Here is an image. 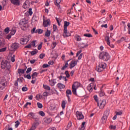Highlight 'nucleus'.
<instances>
[{
	"label": "nucleus",
	"instance_id": "nucleus-1",
	"mask_svg": "<svg viewBox=\"0 0 130 130\" xmlns=\"http://www.w3.org/2000/svg\"><path fill=\"white\" fill-rule=\"evenodd\" d=\"M100 59H103L104 61H108L110 59V55L107 52H102L99 55Z\"/></svg>",
	"mask_w": 130,
	"mask_h": 130
},
{
	"label": "nucleus",
	"instance_id": "nucleus-2",
	"mask_svg": "<svg viewBox=\"0 0 130 130\" xmlns=\"http://www.w3.org/2000/svg\"><path fill=\"white\" fill-rule=\"evenodd\" d=\"M1 68L3 70L7 69L8 71L10 72V70L11 68V63L8 60H3L1 62Z\"/></svg>",
	"mask_w": 130,
	"mask_h": 130
},
{
	"label": "nucleus",
	"instance_id": "nucleus-3",
	"mask_svg": "<svg viewBox=\"0 0 130 130\" xmlns=\"http://www.w3.org/2000/svg\"><path fill=\"white\" fill-rule=\"evenodd\" d=\"M27 21L25 19H22L20 21L19 24L20 25L21 30H23V31H26L27 30V28H28V24H27Z\"/></svg>",
	"mask_w": 130,
	"mask_h": 130
},
{
	"label": "nucleus",
	"instance_id": "nucleus-4",
	"mask_svg": "<svg viewBox=\"0 0 130 130\" xmlns=\"http://www.w3.org/2000/svg\"><path fill=\"white\" fill-rule=\"evenodd\" d=\"M6 88V80L2 78L0 80V90H4Z\"/></svg>",
	"mask_w": 130,
	"mask_h": 130
},
{
	"label": "nucleus",
	"instance_id": "nucleus-5",
	"mask_svg": "<svg viewBox=\"0 0 130 130\" xmlns=\"http://www.w3.org/2000/svg\"><path fill=\"white\" fill-rule=\"evenodd\" d=\"M76 117L78 120H82V119H84V116L82 112L77 111L76 112Z\"/></svg>",
	"mask_w": 130,
	"mask_h": 130
},
{
	"label": "nucleus",
	"instance_id": "nucleus-6",
	"mask_svg": "<svg viewBox=\"0 0 130 130\" xmlns=\"http://www.w3.org/2000/svg\"><path fill=\"white\" fill-rule=\"evenodd\" d=\"M99 106L100 109H103L104 107H105V105H106V101L104 100H103L102 101H100L99 102Z\"/></svg>",
	"mask_w": 130,
	"mask_h": 130
},
{
	"label": "nucleus",
	"instance_id": "nucleus-7",
	"mask_svg": "<svg viewBox=\"0 0 130 130\" xmlns=\"http://www.w3.org/2000/svg\"><path fill=\"white\" fill-rule=\"evenodd\" d=\"M50 19H48L46 20H44L43 25L44 27H48V26H50Z\"/></svg>",
	"mask_w": 130,
	"mask_h": 130
},
{
	"label": "nucleus",
	"instance_id": "nucleus-8",
	"mask_svg": "<svg viewBox=\"0 0 130 130\" xmlns=\"http://www.w3.org/2000/svg\"><path fill=\"white\" fill-rule=\"evenodd\" d=\"M44 121L45 122V123H47L48 124H49L52 121V118L50 117H45L44 118Z\"/></svg>",
	"mask_w": 130,
	"mask_h": 130
},
{
	"label": "nucleus",
	"instance_id": "nucleus-9",
	"mask_svg": "<svg viewBox=\"0 0 130 130\" xmlns=\"http://www.w3.org/2000/svg\"><path fill=\"white\" fill-rule=\"evenodd\" d=\"M38 125H39V122H35L29 130L36 129V128L37 127V126H38Z\"/></svg>",
	"mask_w": 130,
	"mask_h": 130
},
{
	"label": "nucleus",
	"instance_id": "nucleus-10",
	"mask_svg": "<svg viewBox=\"0 0 130 130\" xmlns=\"http://www.w3.org/2000/svg\"><path fill=\"white\" fill-rule=\"evenodd\" d=\"M11 4L15 6H20V0H10Z\"/></svg>",
	"mask_w": 130,
	"mask_h": 130
},
{
	"label": "nucleus",
	"instance_id": "nucleus-11",
	"mask_svg": "<svg viewBox=\"0 0 130 130\" xmlns=\"http://www.w3.org/2000/svg\"><path fill=\"white\" fill-rule=\"evenodd\" d=\"M70 22H68L67 21H64L63 28L65 32H67V29H68V26H70Z\"/></svg>",
	"mask_w": 130,
	"mask_h": 130
},
{
	"label": "nucleus",
	"instance_id": "nucleus-12",
	"mask_svg": "<svg viewBox=\"0 0 130 130\" xmlns=\"http://www.w3.org/2000/svg\"><path fill=\"white\" fill-rule=\"evenodd\" d=\"M76 64H77V61L72 60L69 64L70 69H73V68H75Z\"/></svg>",
	"mask_w": 130,
	"mask_h": 130
},
{
	"label": "nucleus",
	"instance_id": "nucleus-13",
	"mask_svg": "<svg viewBox=\"0 0 130 130\" xmlns=\"http://www.w3.org/2000/svg\"><path fill=\"white\" fill-rule=\"evenodd\" d=\"M11 48L12 49H13L14 50L19 48V44L17 43H14L11 45Z\"/></svg>",
	"mask_w": 130,
	"mask_h": 130
},
{
	"label": "nucleus",
	"instance_id": "nucleus-14",
	"mask_svg": "<svg viewBox=\"0 0 130 130\" xmlns=\"http://www.w3.org/2000/svg\"><path fill=\"white\" fill-rule=\"evenodd\" d=\"M72 93L74 95L78 96V94H77V88H76V86L74 84L72 85Z\"/></svg>",
	"mask_w": 130,
	"mask_h": 130
},
{
	"label": "nucleus",
	"instance_id": "nucleus-15",
	"mask_svg": "<svg viewBox=\"0 0 130 130\" xmlns=\"http://www.w3.org/2000/svg\"><path fill=\"white\" fill-rule=\"evenodd\" d=\"M72 34H71V33L68 32V29H67L66 31H65L64 29H63V37H69Z\"/></svg>",
	"mask_w": 130,
	"mask_h": 130
},
{
	"label": "nucleus",
	"instance_id": "nucleus-16",
	"mask_svg": "<svg viewBox=\"0 0 130 130\" xmlns=\"http://www.w3.org/2000/svg\"><path fill=\"white\" fill-rule=\"evenodd\" d=\"M103 88V85L102 86L101 89H100V97H103V96H104V95H105V92L103 91V90H102Z\"/></svg>",
	"mask_w": 130,
	"mask_h": 130
},
{
	"label": "nucleus",
	"instance_id": "nucleus-17",
	"mask_svg": "<svg viewBox=\"0 0 130 130\" xmlns=\"http://www.w3.org/2000/svg\"><path fill=\"white\" fill-rule=\"evenodd\" d=\"M57 87L59 89H64V88H66V85L62 83H59L57 84Z\"/></svg>",
	"mask_w": 130,
	"mask_h": 130
},
{
	"label": "nucleus",
	"instance_id": "nucleus-18",
	"mask_svg": "<svg viewBox=\"0 0 130 130\" xmlns=\"http://www.w3.org/2000/svg\"><path fill=\"white\" fill-rule=\"evenodd\" d=\"M99 66H100V68H101L103 70L106 68V63L104 62L100 63Z\"/></svg>",
	"mask_w": 130,
	"mask_h": 130
},
{
	"label": "nucleus",
	"instance_id": "nucleus-19",
	"mask_svg": "<svg viewBox=\"0 0 130 130\" xmlns=\"http://www.w3.org/2000/svg\"><path fill=\"white\" fill-rule=\"evenodd\" d=\"M99 66H100V68H101L103 70L106 68V63L104 62L100 63Z\"/></svg>",
	"mask_w": 130,
	"mask_h": 130
},
{
	"label": "nucleus",
	"instance_id": "nucleus-20",
	"mask_svg": "<svg viewBox=\"0 0 130 130\" xmlns=\"http://www.w3.org/2000/svg\"><path fill=\"white\" fill-rule=\"evenodd\" d=\"M71 60H67V62L65 63V65L61 69V71H64V70H66L67 68L69 67V61H70Z\"/></svg>",
	"mask_w": 130,
	"mask_h": 130
},
{
	"label": "nucleus",
	"instance_id": "nucleus-21",
	"mask_svg": "<svg viewBox=\"0 0 130 130\" xmlns=\"http://www.w3.org/2000/svg\"><path fill=\"white\" fill-rule=\"evenodd\" d=\"M108 117H107V116H105V115H104V116L102 118V123H105V122H106V120H107V118Z\"/></svg>",
	"mask_w": 130,
	"mask_h": 130
},
{
	"label": "nucleus",
	"instance_id": "nucleus-22",
	"mask_svg": "<svg viewBox=\"0 0 130 130\" xmlns=\"http://www.w3.org/2000/svg\"><path fill=\"white\" fill-rule=\"evenodd\" d=\"M80 48H87L88 47V44H85V43H82L80 44Z\"/></svg>",
	"mask_w": 130,
	"mask_h": 130
},
{
	"label": "nucleus",
	"instance_id": "nucleus-23",
	"mask_svg": "<svg viewBox=\"0 0 130 130\" xmlns=\"http://www.w3.org/2000/svg\"><path fill=\"white\" fill-rule=\"evenodd\" d=\"M23 39H24L25 44H27L28 42H29V40H30V36H25L23 38Z\"/></svg>",
	"mask_w": 130,
	"mask_h": 130
},
{
	"label": "nucleus",
	"instance_id": "nucleus-24",
	"mask_svg": "<svg viewBox=\"0 0 130 130\" xmlns=\"http://www.w3.org/2000/svg\"><path fill=\"white\" fill-rule=\"evenodd\" d=\"M38 77V73L37 72H34L32 75H31V78L32 80L34 79H36Z\"/></svg>",
	"mask_w": 130,
	"mask_h": 130
},
{
	"label": "nucleus",
	"instance_id": "nucleus-25",
	"mask_svg": "<svg viewBox=\"0 0 130 130\" xmlns=\"http://www.w3.org/2000/svg\"><path fill=\"white\" fill-rule=\"evenodd\" d=\"M95 70L99 73H101V72L104 70L99 65L96 67Z\"/></svg>",
	"mask_w": 130,
	"mask_h": 130
},
{
	"label": "nucleus",
	"instance_id": "nucleus-26",
	"mask_svg": "<svg viewBox=\"0 0 130 130\" xmlns=\"http://www.w3.org/2000/svg\"><path fill=\"white\" fill-rule=\"evenodd\" d=\"M50 34H51V31L48 29H47L45 32L46 37H49V36H50Z\"/></svg>",
	"mask_w": 130,
	"mask_h": 130
},
{
	"label": "nucleus",
	"instance_id": "nucleus-27",
	"mask_svg": "<svg viewBox=\"0 0 130 130\" xmlns=\"http://www.w3.org/2000/svg\"><path fill=\"white\" fill-rule=\"evenodd\" d=\"M16 32H17V29H16V28H12L11 30L10 34L11 35H15Z\"/></svg>",
	"mask_w": 130,
	"mask_h": 130
},
{
	"label": "nucleus",
	"instance_id": "nucleus-28",
	"mask_svg": "<svg viewBox=\"0 0 130 130\" xmlns=\"http://www.w3.org/2000/svg\"><path fill=\"white\" fill-rule=\"evenodd\" d=\"M93 86H94V83H90L88 86V89H89V92H92V89H93Z\"/></svg>",
	"mask_w": 130,
	"mask_h": 130
},
{
	"label": "nucleus",
	"instance_id": "nucleus-29",
	"mask_svg": "<svg viewBox=\"0 0 130 130\" xmlns=\"http://www.w3.org/2000/svg\"><path fill=\"white\" fill-rule=\"evenodd\" d=\"M30 53L31 55H35V54H37V53H38V50L37 49H35V50L30 52Z\"/></svg>",
	"mask_w": 130,
	"mask_h": 130
},
{
	"label": "nucleus",
	"instance_id": "nucleus-30",
	"mask_svg": "<svg viewBox=\"0 0 130 130\" xmlns=\"http://www.w3.org/2000/svg\"><path fill=\"white\" fill-rule=\"evenodd\" d=\"M105 39L106 41H107L108 45H110V40L109 39V37L106 36V37L105 38Z\"/></svg>",
	"mask_w": 130,
	"mask_h": 130
},
{
	"label": "nucleus",
	"instance_id": "nucleus-31",
	"mask_svg": "<svg viewBox=\"0 0 130 130\" xmlns=\"http://www.w3.org/2000/svg\"><path fill=\"white\" fill-rule=\"evenodd\" d=\"M109 111H110L109 109H107L104 113V115H105V116L108 117V115H109Z\"/></svg>",
	"mask_w": 130,
	"mask_h": 130
},
{
	"label": "nucleus",
	"instance_id": "nucleus-32",
	"mask_svg": "<svg viewBox=\"0 0 130 130\" xmlns=\"http://www.w3.org/2000/svg\"><path fill=\"white\" fill-rule=\"evenodd\" d=\"M28 116L30 117V118H35V115L34 114V113L30 112L28 114Z\"/></svg>",
	"mask_w": 130,
	"mask_h": 130
},
{
	"label": "nucleus",
	"instance_id": "nucleus-33",
	"mask_svg": "<svg viewBox=\"0 0 130 130\" xmlns=\"http://www.w3.org/2000/svg\"><path fill=\"white\" fill-rule=\"evenodd\" d=\"M43 88L45 89V90H47L48 91H50V87L49 86L47 85H44L43 84Z\"/></svg>",
	"mask_w": 130,
	"mask_h": 130
},
{
	"label": "nucleus",
	"instance_id": "nucleus-34",
	"mask_svg": "<svg viewBox=\"0 0 130 130\" xmlns=\"http://www.w3.org/2000/svg\"><path fill=\"white\" fill-rule=\"evenodd\" d=\"M66 104H67L66 101H62L61 102V107L62 109H64L66 108Z\"/></svg>",
	"mask_w": 130,
	"mask_h": 130
},
{
	"label": "nucleus",
	"instance_id": "nucleus-35",
	"mask_svg": "<svg viewBox=\"0 0 130 130\" xmlns=\"http://www.w3.org/2000/svg\"><path fill=\"white\" fill-rule=\"evenodd\" d=\"M93 98L94 100L96 101V102H97V106H99V101H98V96L95 95H94Z\"/></svg>",
	"mask_w": 130,
	"mask_h": 130
},
{
	"label": "nucleus",
	"instance_id": "nucleus-36",
	"mask_svg": "<svg viewBox=\"0 0 130 130\" xmlns=\"http://www.w3.org/2000/svg\"><path fill=\"white\" fill-rule=\"evenodd\" d=\"M17 72L19 74H24L25 73V70H24V69H18Z\"/></svg>",
	"mask_w": 130,
	"mask_h": 130
},
{
	"label": "nucleus",
	"instance_id": "nucleus-37",
	"mask_svg": "<svg viewBox=\"0 0 130 130\" xmlns=\"http://www.w3.org/2000/svg\"><path fill=\"white\" fill-rule=\"evenodd\" d=\"M36 33H38V34H42V33H43V30L41 29H38L36 30Z\"/></svg>",
	"mask_w": 130,
	"mask_h": 130
},
{
	"label": "nucleus",
	"instance_id": "nucleus-38",
	"mask_svg": "<svg viewBox=\"0 0 130 130\" xmlns=\"http://www.w3.org/2000/svg\"><path fill=\"white\" fill-rule=\"evenodd\" d=\"M85 124H86V122H83L81 125V130H84L85 128H86V127H85Z\"/></svg>",
	"mask_w": 130,
	"mask_h": 130
},
{
	"label": "nucleus",
	"instance_id": "nucleus-39",
	"mask_svg": "<svg viewBox=\"0 0 130 130\" xmlns=\"http://www.w3.org/2000/svg\"><path fill=\"white\" fill-rule=\"evenodd\" d=\"M125 39V37H122L120 40L117 41V42L118 43H120L121 42H122V41H124Z\"/></svg>",
	"mask_w": 130,
	"mask_h": 130
},
{
	"label": "nucleus",
	"instance_id": "nucleus-40",
	"mask_svg": "<svg viewBox=\"0 0 130 130\" xmlns=\"http://www.w3.org/2000/svg\"><path fill=\"white\" fill-rule=\"evenodd\" d=\"M20 44H22V45H24V44H26V42L25 41L24 38L20 39Z\"/></svg>",
	"mask_w": 130,
	"mask_h": 130
},
{
	"label": "nucleus",
	"instance_id": "nucleus-41",
	"mask_svg": "<svg viewBox=\"0 0 130 130\" xmlns=\"http://www.w3.org/2000/svg\"><path fill=\"white\" fill-rule=\"evenodd\" d=\"M75 38L77 41H81V37L80 36L76 35Z\"/></svg>",
	"mask_w": 130,
	"mask_h": 130
},
{
	"label": "nucleus",
	"instance_id": "nucleus-42",
	"mask_svg": "<svg viewBox=\"0 0 130 130\" xmlns=\"http://www.w3.org/2000/svg\"><path fill=\"white\" fill-rule=\"evenodd\" d=\"M83 36H85V37H88V38L93 37V36H92V35L90 34H84Z\"/></svg>",
	"mask_w": 130,
	"mask_h": 130
},
{
	"label": "nucleus",
	"instance_id": "nucleus-43",
	"mask_svg": "<svg viewBox=\"0 0 130 130\" xmlns=\"http://www.w3.org/2000/svg\"><path fill=\"white\" fill-rule=\"evenodd\" d=\"M6 118L7 120H11L12 118H13V116H11L10 115H7L6 117Z\"/></svg>",
	"mask_w": 130,
	"mask_h": 130
},
{
	"label": "nucleus",
	"instance_id": "nucleus-44",
	"mask_svg": "<svg viewBox=\"0 0 130 130\" xmlns=\"http://www.w3.org/2000/svg\"><path fill=\"white\" fill-rule=\"evenodd\" d=\"M67 95H72V90L70 89H67L66 91Z\"/></svg>",
	"mask_w": 130,
	"mask_h": 130
},
{
	"label": "nucleus",
	"instance_id": "nucleus-45",
	"mask_svg": "<svg viewBox=\"0 0 130 130\" xmlns=\"http://www.w3.org/2000/svg\"><path fill=\"white\" fill-rule=\"evenodd\" d=\"M24 78H26L28 80L31 79V75L30 74H27L26 76L25 75H24Z\"/></svg>",
	"mask_w": 130,
	"mask_h": 130
},
{
	"label": "nucleus",
	"instance_id": "nucleus-46",
	"mask_svg": "<svg viewBox=\"0 0 130 130\" xmlns=\"http://www.w3.org/2000/svg\"><path fill=\"white\" fill-rule=\"evenodd\" d=\"M15 60H16V55H13V56L11 57V61L12 62H15Z\"/></svg>",
	"mask_w": 130,
	"mask_h": 130
},
{
	"label": "nucleus",
	"instance_id": "nucleus-47",
	"mask_svg": "<svg viewBox=\"0 0 130 130\" xmlns=\"http://www.w3.org/2000/svg\"><path fill=\"white\" fill-rule=\"evenodd\" d=\"M109 128H110V129H116V126L111 125H110Z\"/></svg>",
	"mask_w": 130,
	"mask_h": 130
},
{
	"label": "nucleus",
	"instance_id": "nucleus-48",
	"mask_svg": "<svg viewBox=\"0 0 130 130\" xmlns=\"http://www.w3.org/2000/svg\"><path fill=\"white\" fill-rule=\"evenodd\" d=\"M39 114L41 116H45V113L42 111H40Z\"/></svg>",
	"mask_w": 130,
	"mask_h": 130
},
{
	"label": "nucleus",
	"instance_id": "nucleus-49",
	"mask_svg": "<svg viewBox=\"0 0 130 130\" xmlns=\"http://www.w3.org/2000/svg\"><path fill=\"white\" fill-rule=\"evenodd\" d=\"M61 2V0H56V3L57 7H60L59 3Z\"/></svg>",
	"mask_w": 130,
	"mask_h": 130
},
{
	"label": "nucleus",
	"instance_id": "nucleus-50",
	"mask_svg": "<svg viewBox=\"0 0 130 130\" xmlns=\"http://www.w3.org/2000/svg\"><path fill=\"white\" fill-rule=\"evenodd\" d=\"M45 56V54L44 53H41L40 55V58H41V59H43V58H44V57Z\"/></svg>",
	"mask_w": 130,
	"mask_h": 130
},
{
	"label": "nucleus",
	"instance_id": "nucleus-51",
	"mask_svg": "<svg viewBox=\"0 0 130 130\" xmlns=\"http://www.w3.org/2000/svg\"><path fill=\"white\" fill-rule=\"evenodd\" d=\"M51 81H52V82L50 83V85H51V86H52H52H54V85H55V84L56 83V82H55L54 81V79H53V80H52Z\"/></svg>",
	"mask_w": 130,
	"mask_h": 130
},
{
	"label": "nucleus",
	"instance_id": "nucleus-52",
	"mask_svg": "<svg viewBox=\"0 0 130 130\" xmlns=\"http://www.w3.org/2000/svg\"><path fill=\"white\" fill-rule=\"evenodd\" d=\"M37 105H38V108L41 109V108H42V107H43V105H42V104H41L40 103H38Z\"/></svg>",
	"mask_w": 130,
	"mask_h": 130
},
{
	"label": "nucleus",
	"instance_id": "nucleus-53",
	"mask_svg": "<svg viewBox=\"0 0 130 130\" xmlns=\"http://www.w3.org/2000/svg\"><path fill=\"white\" fill-rule=\"evenodd\" d=\"M7 50V47L0 49V52H5Z\"/></svg>",
	"mask_w": 130,
	"mask_h": 130
},
{
	"label": "nucleus",
	"instance_id": "nucleus-54",
	"mask_svg": "<svg viewBox=\"0 0 130 130\" xmlns=\"http://www.w3.org/2000/svg\"><path fill=\"white\" fill-rule=\"evenodd\" d=\"M22 91H23V92H26V91H28V88H27V87L24 86L22 88Z\"/></svg>",
	"mask_w": 130,
	"mask_h": 130
},
{
	"label": "nucleus",
	"instance_id": "nucleus-55",
	"mask_svg": "<svg viewBox=\"0 0 130 130\" xmlns=\"http://www.w3.org/2000/svg\"><path fill=\"white\" fill-rule=\"evenodd\" d=\"M57 29V26H56V25H55V24H54L53 25V30L54 32H55V31H56V29Z\"/></svg>",
	"mask_w": 130,
	"mask_h": 130
},
{
	"label": "nucleus",
	"instance_id": "nucleus-56",
	"mask_svg": "<svg viewBox=\"0 0 130 130\" xmlns=\"http://www.w3.org/2000/svg\"><path fill=\"white\" fill-rule=\"evenodd\" d=\"M31 71H32V68L31 67L28 68L26 72V74H29Z\"/></svg>",
	"mask_w": 130,
	"mask_h": 130
},
{
	"label": "nucleus",
	"instance_id": "nucleus-57",
	"mask_svg": "<svg viewBox=\"0 0 130 130\" xmlns=\"http://www.w3.org/2000/svg\"><path fill=\"white\" fill-rule=\"evenodd\" d=\"M42 44H43V43H41L38 46V50H40V49L42 48Z\"/></svg>",
	"mask_w": 130,
	"mask_h": 130
},
{
	"label": "nucleus",
	"instance_id": "nucleus-58",
	"mask_svg": "<svg viewBox=\"0 0 130 130\" xmlns=\"http://www.w3.org/2000/svg\"><path fill=\"white\" fill-rule=\"evenodd\" d=\"M65 75H66L67 78H70V74L69 73V71H66L65 72Z\"/></svg>",
	"mask_w": 130,
	"mask_h": 130
},
{
	"label": "nucleus",
	"instance_id": "nucleus-59",
	"mask_svg": "<svg viewBox=\"0 0 130 130\" xmlns=\"http://www.w3.org/2000/svg\"><path fill=\"white\" fill-rule=\"evenodd\" d=\"M5 45V43L3 42L1 40H0V47H4Z\"/></svg>",
	"mask_w": 130,
	"mask_h": 130
},
{
	"label": "nucleus",
	"instance_id": "nucleus-60",
	"mask_svg": "<svg viewBox=\"0 0 130 130\" xmlns=\"http://www.w3.org/2000/svg\"><path fill=\"white\" fill-rule=\"evenodd\" d=\"M36 27H34V28L31 30V34H34V33H36Z\"/></svg>",
	"mask_w": 130,
	"mask_h": 130
},
{
	"label": "nucleus",
	"instance_id": "nucleus-61",
	"mask_svg": "<svg viewBox=\"0 0 130 130\" xmlns=\"http://www.w3.org/2000/svg\"><path fill=\"white\" fill-rule=\"evenodd\" d=\"M10 32V28L7 27L5 29V33H9Z\"/></svg>",
	"mask_w": 130,
	"mask_h": 130
},
{
	"label": "nucleus",
	"instance_id": "nucleus-62",
	"mask_svg": "<svg viewBox=\"0 0 130 130\" xmlns=\"http://www.w3.org/2000/svg\"><path fill=\"white\" fill-rule=\"evenodd\" d=\"M28 13L29 14L30 16H32V14H33V12H32V8L29 9Z\"/></svg>",
	"mask_w": 130,
	"mask_h": 130
},
{
	"label": "nucleus",
	"instance_id": "nucleus-63",
	"mask_svg": "<svg viewBox=\"0 0 130 130\" xmlns=\"http://www.w3.org/2000/svg\"><path fill=\"white\" fill-rule=\"evenodd\" d=\"M15 127H18L20 124V122H19L18 120L15 122Z\"/></svg>",
	"mask_w": 130,
	"mask_h": 130
},
{
	"label": "nucleus",
	"instance_id": "nucleus-64",
	"mask_svg": "<svg viewBox=\"0 0 130 130\" xmlns=\"http://www.w3.org/2000/svg\"><path fill=\"white\" fill-rule=\"evenodd\" d=\"M48 67H49V65H48V64H44L43 65V69H45L46 68H48Z\"/></svg>",
	"mask_w": 130,
	"mask_h": 130
}]
</instances>
